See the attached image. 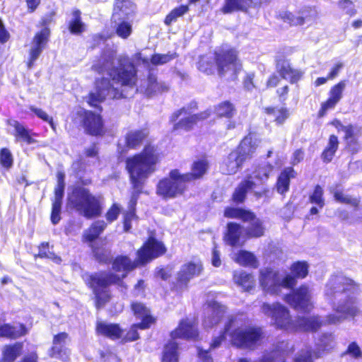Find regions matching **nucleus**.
Here are the masks:
<instances>
[{"label": "nucleus", "instance_id": "bb28decb", "mask_svg": "<svg viewBox=\"0 0 362 362\" xmlns=\"http://www.w3.org/2000/svg\"><path fill=\"white\" fill-rule=\"evenodd\" d=\"M277 70L281 76L291 83L298 81L302 76V72L291 67L289 62L283 61L277 64Z\"/></svg>", "mask_w": 362, "mask_h": 362}, {"label": "nucleus", "instance_id": "dca6fc26", "mask_svg": "<svg viewBox=\"0 0 362 362\" xmlns=\"http://www.w3.org/2000/svg\"><path fill=\"white\" fill-rule=\"evenodd\" d=\"M68 334L61 332L54 336L50 356L63 361H66L70 355V350L66 347Z\"/></svg>", "mask_w": 362, "mask_h": 362}, {"label": "nucleus", "instance_id": "864d4df0", "mask_svg": "<svg viewBox=\"0 0 362 362\" xmlns=\"http://www.w3.org/2000/svg\"><path fill=\"white\" fill-rule=\"evenodd\" d=\"M266 112L274 117V120L278 124H282L289 117L288 110L285 107H267Z\"/></svg>", "mask_w": 362, "mask_h": 362}, {"label": "nucleus", "instance_id": "7c9ffc66", "mask_svg": "<svg viewBox=\"0 0 362 362\" xmlns=\"http://www.w3.org/2000/svg\"><path fill=\"white\" fill-rule=\"evenodd\" d=\"M274 167L269 163H264L259 165L252 173L247 177H253V180L256 182L257 185L264 183L269 178L270 174L272 173Z\"/></svg>", "mask_w": 362, "mask_h": 362}, {"label": "nucleus", "instance_id": "c03bdc74", "mask_svg": "<svg viewBox=\"0 0 362 362\" xmlns=\"http://www.w3.org/2000/svg\"><path fill=\"white\" fill-rule=\"evenodd\" d=\"M235 261L240 265L248 266L253 268H257L259 265L258 261L252 252L241 250L235 257Z\"/></svg>", "mask_w": 362, "mask_h": 362}, {"label": "nucleus", "instance_id": "a878e982", "mask_svg": "<svg viewBox=\"0 0 362 362\" xmlns=\"http://www.w3.org/2000/svg\"><path fill=\"white\" fill-rule=\"evenodd\" d=\"M245 160L235 151H232L224 160L221 170L226 174H234L242 165Z\"/></svg>", "mask_w": 362, "mask_h": 362}, {"label": "nucleus", "instance_id": "09e8293b", "mask_svg": "<svg viewBox=\"0 0 362 362\" xmlns=\"http://www.w3.org/2000/svg\"><path fill=\"white\" fill-rule=\"evenodd\" d=\"M146 130H136L129 132L126 136V143L129 148H135L139 146L147 136Z\"/></svg>", "mask_w": 362, "mask_h": 362}, {"label": "nucleus", "instance_id": "f8f14e48", "mask_svg": "<svg viewBox=\"0 0 362 362\" xmlns=\"http://www.w3.org/2000/svg\"><path fill=\"white\" fill-rule=\"evenodd\" d=\"M49 33V28H44L35 35L29 52V59L28 62V67L29 69L33 66L35 60L45 49L48 42Z\"/></svg>", "mask_w": 362, "mask_h": 362}, {"label": "nucleus", "instance_id": "1a4fd4ad", "mask_svg": "<svg viewBox=\"0 0 362 362\" xmlns=\"http://www.w3.org/2000/svg\"><path fill=\"white\" fill-rule=\"evenodd\" d=\"M178 170H173L168 177L160 180L156 186V194L165 199H173L182 195L187 189L188 177Z\"/></svg>", "mask_w": 362, "mask_h": 362}, {"label": "nucleus", "instance_id": "a19ab883", "mask_svg": "<svg viewBox=\"0 0 362 362\" xmlns=\"http://www.w3.org/2000/svg\"><path fill=\"white\" fill-rule=\"evenodd\" d=\"M12 126L15 129L14 136L17 141H23L28 144L35 143V140L31 136L30 130L25 128L18 121H13Z\"/></svg>", "mask_w": 362, "mask_h": 362}, {"label": "nucleus", "instance_id": "c756f323", "mask_svg": "<svg viewBox=\"0 0 362 362\" xmlns=\"http://www.w3.org/2000/svg\"><path fill=\"white\" fill-rule=\"evenodd\" d=\"M210 115V112L209 111H205L200 114L193 115L185 118L181 119L179 122L176 123L174 125V130L178 129H184V130H189L192 128V127L199 120L205 119L208 118Z\"/></svg>", "mask_w": 362, "mask_h": 362}, {"label": "nucleus", "instance_id": "9d476101", "mask_svg": "<svg viewBox=\"0 0 362 362\" xmlns=\"http://www.w3.org/2000/svg\"><path fill=\"white\" fill-rule=\"evenodd\" d=\"M219 74L232 71L236 73L242 69V64L238 59L237 51L234 49H219L215 52L214 59Z\"/></svg>", "mask_w": 362, "mask_h": 362}, {"label": "nucleus", "instance_id": "b1692460", "mask_svg": "<svg viewBox=\"0 0 362 362\" xmlns=\"http://www.w3.org/2000/svg\"><path fill=\"white\" fill-rule=\"evenodd\" d=\"M259 6V1L255 0H226L222 8L224 13H229L236 11H245L250 7Z\"/></svg>", "mask_w": 362, "mask_h": 362}, {"label": "nucleus", "instance_id": "7ed1b4c3", "mask_svg": "<svg viewBox=\"0 0 362 362\" xmlns=\"http://www.w3.org/2000/svg\"><path fill=\"white\" fill-rule=\"evenodd\" d=\"M158 162L157 150L151 145L146 146L141 153L127 159V169L134 189L129 203V210L135 211V206L143 186L148 177L156 170Z\"/></svg>", "mask_w": 362, "mask_h": 362}, {"label": "nucleus", "instance_id": "79ce46f5", "mask_svg": "<svg viewBox=\"0 0 362 362\" xmlns=\"http://www.w3.org/2000/svg\"><path fill=\"white\" fill-rule=\"evenodd\" d=\"M234 281L245 291H250L255 286L253 276L245 272H235L233 276Z\"/></svg>", "mask_w": 362, "mask_h": 362}, {"label": "nucleus", "instance_id": "603ef678", "mask_svg": "<svg viewBox=\"0 0 362 362\" xmlns=\"http://www.w3.org/2000/svg\"><path fill=\"white\" fill-rule=\"evenodd\" d=\"M224 216L227 218H239L243 221H247L252 218V213L242 209L227 208L224 211Z\"/></svg>", "mask_w": 362, "mask_h": 362}, {"label": "nucleus", "instance_id": "de8ad7c7", "mask_svg": "<svg viewBox=\"0 0 362 362\" xmlns=\"http://www.w3.org/2000/svg\"><path fill=\"white\" fill-rule=\"evenodd\" d=\"M128 20H117L114 22L116 34L122 39H127L132 33V23Z\"/></svg>", "mask_w": 362, "mask_h": 362}, {"label": "nucleus", "instance_id": "cd10ccee", "mask_svg": "<svg viewBox=\"0 0 362 362\" xmlns=\"http://www.w3.org/2000/svg\"><path fill=\"white\" fill-rule=\"evenodd\" d=\"M132 309L134 314L142 320L141 322L139 323V326L141 328L147 329L153 323L154 319L150 316L149 310L142 303H133L132 304Z\"/></svg>", "mask_w": 362, "mask_h": 362}, {"label": "nucleus", "instance_id": "58836bf2", "mask_svg": "<svg viewBox=\"0 0 362 362\" xmlns=\"http://www.w3.org/2000/svg\"><path fill=\"white\" fill-rule=\"evenodd\" d=\"M209 163L206 159H201L194 162L192 166V172L184 175H189L188 182L201 178L207 171Z\"/></svg>", "mask_w": 362, "mask_h": 362}, {"label": "nucleus", "instance_id": "8fccbe9b", "mask_svg": "<svg viewBox=\"0 0 362 362\" xmlns=\"http://www.w3.org/2000/svg\"><path fill=\"white\" fill-rule=\"evenodd\" d=\"M317 354L315 350H313L310 345L305 344L299 351L295 358V362H313L315 359L320 356H315Z\"/></svg>", "mask_w": 362, "mask_h": 362}, {"label": "nucleus", "instance_id": "f704fd0d", "mask_svg": "<svg viewBox=\"0 0 362 362\" xmlns=\"http://www.w3.org/2000/svg\"><path fill=\"white\" fill-rule=\"evenodd\" d=\"M295 177V171L291 167L285 168L279 176L276 188L278 192L283 194L289 189L290 179Z\"/></svg>", "mask_w": 362, "mask_h": 362}, {"label": "nucleus", "instance_id": "aec40b11", "mask_svg": "<svg viewBox=\"0 0 362 362\" xmlns=\"http://www.w3.org/2000/svg\"><path fill=\"white\" fill-rule=\"evenodd\" d=\"M86 131L91 135H100L103 132V124L99 115L86 112L83 117Z\"/></svg>", "mask_w": 362, "mask_h": 362}, {"label": "nucleus", "instance_id": "393cba45", "mask_svg": "<svg viewBox=\"0 0 362 362\" xmlns=\"http://www.w3.org/2000/svg\"><path fill=\"white\" fill-rule=\"evenodd\" d=\"M336 345L334 336L332 333H323L315 343L316 356L321 357L325 352L331 351Z\"/></svg>", "mask_w": 362, "mask_h": 362}, {"label": "nucleus", "instance_id": "774afa93", "mask_svg": "<svg viewBox=\"0 0 362 362\" xmlns=\"http://www.w3.org/2000/svg\"><path fill=\"white\" fill-rule=\"evenodd\" d=\"M121 212V208L117 204H113L105 214V218L109 223L117 220Z\"/></svg>", "mask_w": 362, "mask_h": 362}, {"label": "nucleus", "instance_id": "f03ea898", "mask_svg": "<svg viewBox=\"0 0 362 362\" xmlns=\"http://www.w3.org/2000/svg\"><path fill=\"white\" fill-rule=\"evenodd\" d=\"M98 69L101 72H107L110 78L103 77L95 81V88L88 97L90 106L97 107L106 98H127L130 92L134 91L136 70L127 58H117L113 53H109L103 57Z\"/></svg>", "mask_w": 362, "mask_h": 362}, {"label": "nucleus", "instance_id": "69168bd1", "mask_svg": "<svg viewBox=\"0 0 362 362\" xmlns=\"http://www.w3.org/2000/svg\"><path fill=\"white\" fill-rule=\"evenodd\" d=\"M333 124L337 127H340L342 131L345 132L344 139L345 140H348L350 139H354L357 137L356 129L351 125L344 127L341 122L338 120H336L333 122Z\"/></svg>", "mask_w": 362, "mask_h": 362}, {"label": "nucleus", "instance_id": "6e6d98bb", "mask_svg": "<svg viewBox=\"0 0 362 362\" xmlns=\"http://www.w3.org/2000/svg\"><path fill=\"white\" fill-rule=\"evenodd\" d=\"M189 10L188 6H180L174 8L171 12L165 17V23L167 25H170L172 23L176 21L177 18L182 16Z\"/></svg>", "mask_w": 362, "mask_h": 362}, {"label": "nucleus", "instance_id": "423d86ee", "mask_svg": "<svg viewBox=\"0 0 362 362\" xmlns=\"http://www.w3.org/2000/svg\"><path fill=\"white\" fill-rule=\"evenodd\" d=\"M68 205L86 218H93L101 215L103 197L93 195L85 187H77L69 194Z\"/></svg>", "mask_w": 362, "mask_h": 362}, {"label": "nucleus", "instance_id": "f3484780", "mask_svg": "<svg viewBox=\"0 0 362 362\" xmlns=\"http://www.w3.org/2000/svg\"><path fill=\"white\" fill-rule=\"evenodd\" d=\"M202 266L200 263L188 262L182 266L177 275V282L180 287L185 286L188 282L200 274Z\"/></svg>", "mask_w": 362, "mask_h": 362}, {"label": "nucleus", "instance_id": "39448f33", "mask_svg": "<svg viewBox=\"0 0 362 362\" xmlns=\"http://www.w3.org/2000/svg\"><path fill=\"white\" fill-rule=\"evenodd\" d=\"M165 248L163 244L156 240L154 238L150 237L144 245L137 252V259L132 262L127 256H118L112 263V269L117 272H122L120 278L119 286H124L122 280L125 278L127 273L133 270L139 264H144L153 259L164 254ZM117 276V274H116Z\"/></svg>", "mask_w": 362, "mask_h": 362}, {"label": "nucleus", "instance_id": "20e7f679", "mask_svg": "<svg viewBox=\"0 0 362 362\" xmlns=\"http://www.w3.org/2000/svg\"><path fill=\"white\" fill-rule=\"evenodd\" d=\"M228 336L232 345L242 349H255L261 341L263 332L261 328L247 326L243 316L232 315L225 324L221 334L216 337L209 349H214Z\"/></svg>", "mask_w": 362, "mask_h": 362}, {"label": "nucleus", "instance_id": "c9c22d12", "mask_svg": "<svg viewBox=\"0 0 362 362\" xmlns=\"http://www.w3.org/2000/svg\"><path fill=\"white\" fill-rule=\"evenodd\" d=\"M247 222L250 223V225L247 227L245 230L248 238H259L264 235L265 228L262 221L257 218L253 213L252 218L249 219Z\"/></svg>", "mask_w": 362, "mask_h": 362}, {"label": "nucleus", "instance_id": "338daca9", "mask_svg": "<svg viewBox=\"0 0 362 362\" xmlns=\"http://www.w3.org/2000/svg\"><path fill=\"white\" fill-rule=\"evenodd\" d=\"M49 244L48 243H43L41 244L39 248V253L37 255L40 257H45L49 259H57V261H61V259L58 257L55 254L52 252H50L48 249Z\"/></svg>", "mask_w": 362, "mask_h": 362}, {"label": "nucleus", "instance_id": "bf43d9fd", "mask_svg": "<svg viewBox=\"0 0 362 362\" xmlns=\"http://www.w3.org/2000/svg\"><path fill=\"white\" fill-rule=\"evenodd\" d=\"M198 68L200 71L210 74H212L215 69V63L212 59L204 56L200 59Z\"/></svg>", "mask_w": 362, "mask_h": 362}, {"label": "nucleus", "instance_id": "052dcab7", "mask_svg": "<svg viewBox=\"0 0 362 362\" xmlns=\"http://www.w3.org/2000/svg\"><path fill=\"white\" fill-rule=\"evenodd\" d=\"M309 199L311 203L317 205L320 208H322L325 205L322 188L320 185H317Z\"/></svg>", "mask_w": 362, "mask_h": 362}, {"label": "nucleus", "instance_id": "9b49d317", "mask_svg": "<svg viewBox=\"0 0 362 362\" xmlns=\"http://www.w3.org/2000/svg\"><path fill=\"white\" fill-rule=\"evenodd\" d=\"M312 291L306 286H302L292 294L286 295L285 300L297 310L310 312L313 308Z\"/></svg>", "mask_w": 362, "mask_h": 362}, {"label": "nucleus", "instance_id": "49530a36", "mask_svg": "<svg viewBox=\"0 0 362 362\" xmlns=\"http://www.w3.org/2000/svg\"><path fill=\"white\" fill-rule=\"evenodd\" d=\"M339 146L338 138L335 135H331L328 144L322 153V158L325 162H330L334 156Z\"/></svg>", "mask_w": 362, "mask_h": 362}, {"label": "nucleus", "instance_id": "c85d7f7f", "mask_svg": "<svg viewBox=\"0 0 362 362\" xmlns=\"http://www.w3.org/2000/svg\"><path fill=\"white\" fill-rule=\"evenodd\" d=\"M96 330L98 334L112 339H118L122 335V329L118 325L106 322H98Z\"/></svg>", "mask_w": 362, "mask_h": 362}, {"label": "nucleus", "instance_id": "ea45409f", "mask_svg": "<svg viewBox=\"0 0 362 362\" xmlns=\"http://www.w3.org/2000/svg\"><path fill=\"white\" fill-rule=\"evenodd\" d=\"M107 223L103 220L93 222L84 233L83 237L87 241L92 242L105 230Z\"/></svg>", "mask_w": 362, "mask_h": 362}, {"label": "nucleus", "instance_id": "a18cd8bd", "mask_svg": "<svg viewBox=\"0 0 362 362\" xmlns=\"http://www.w3.org/2000/svg\"><path fill=\"white\" fill-rule=\"evenodd\" d=\"M333 194L334 199L341 204H348L354 207L356 210L360 203V199L357 197H353L351 195L346 194L341 191L337 189H330Z\"/></svg>", "mask_w": 362, "mask_h": 362}, {"label": "nucleus", "instance_id": "a211bd4d", "mask_svg": "<svg viewBox=\"0 0 362 362\" xmlns=\"http://www.w3.org/2000/svg\"><path fill=\"white\" fill-rule=\"evenodd\" d=\"M346 87V81H341L337 84L331 88L329 93V98L326 102L322 104V107L320 110V116H323L328 110L333 109L335 107V105L342 98L343 92Z\"/></svg>", "mask_w": 362, "mask_h": 362}, {"label": "nucleus", "instance_id": "4d7b16f0", "mask_svg": "<svg viewBox=\"0 0 362 362\" xmlns=\"http://www.w3.org/2000/svg\"><path fill=\"white\" fill-rule=\"evenodd\" d=\"M176 52H169L168 54H156L153 55L151 58V62L153 65H161L164 64L173 59L177 57Z\"/></svg>", "mask_w": 362, "mask_h": 362}, {"label": "nucleus", "instance_id": "3c124183", "mask_svg": "<svg viewBox=\"0 0 362 362\" xmlns=\"http://www.w3.org/2000/svg\"><path fill=\"white\" fill-rule=\"evenodd\" d=\"M216 115L220 117L230 119L236 113V109L233 104L229 101L221 103L215 107Z\"/></svg>", "mask_w": 362, "mask_h": 362}, {"label": "nucleus", "instance_id": "4be33fe9", "mask_svg": "<svg viewBox=\"0 0 362 362\" xmlns=\"http://www.w3.org/2000/svg\"><path fill=\"white\" fill-rule=\"evenodd\" d=\"M315 12L312 9L308 8L301 12L299 16H295L293 13L284 11L279 14L280 18L284 22L287 23L291 25H303L306 21H310L315 16Z\"/></svg>", "mask_w": 362, "mask_h": 362}, {"label": "nucleus", "instance_id": "5fc2aeb1", "mask_svg": "<svg viewBox=\"0 0 362 362\" xmlns=\"http://www.w3.org/2000/svg\"><path fill=\"white\" fill-rule=\"evenodd\" d=\"M73 18L69 22V30L73 34H79L85 30V25L81 21V12L76 10L72 13Z\"/></svg>", "mask_w": 362, "mask_h": 362}, {"label": "nucleus", "instance_id": "412c9836", "mask_svg": "<svg viewBox=\"0 0 362 362\" xmlns=\"http://www.w3.org/2000/svg\"><path fill=\"white\" fill-rule=\"evenodd\" d=\"M173 339L184 338L187 339H197L198 337L197 329L190 320H182L179 327L171 332Z\"/></svg>", "mask_w": 362, "mask_h": 362}, {"label": "nucleus", "instance_id": "e2e57ef3", "mask_svg": "<svg viewBox=\"0 0 362 362\" xmlns=\"http://www.w3.org/2000/svg\"><path fill=\"white\" fill-rule=\"evenodd\" d=\"M93 253L95 259L100 262L106 263L111 258L110 250L105 247H95L93 249Z\"/></svg>", "mask_w": 362, "mask_h": 362}, {"label": "nucleus", "instance_id": "ddd939ff", "mask_svg": "<svg viewBox=\"0 0 362 362\" xmlns=\"http://www.w3.org/2000/svg\"><path fill=\"white\" fill-rule=\"evenodd\" d=\"M203 325L205 327H212L217 325L226 312V308L218 302H209L204 309Z\"/></svg>", "mask_w": 362, "mask_h": 362}, {"label": "nucleus", "instance_id": "f257e3e1", "mask_svg": "<svg viewBox=\"0 0 362 362\" xmlns=\"http://www.w3.org/2000/svg\"><path fill=\"white\" fill-rule=\"evenodd\" d=\"M359 285L344 276H332L325 286V296L332 302L334 313L322 318L318 315L298 317L292 320L288 310L279 303H263L261 310L272 318L277 327L287 331L317 332L322 326L337 325L348 317L356 316L359 310L355 298L351 295L358 293Z\"/></svg>", "mask_w": 362, "mask_h": 362}, {"label": "nucleus", "instance_id": "13d9d810", "mask_svg": "<svg viewBox=\"0 0 362 362\" xmlns=\"http://www.w3.org/2000/svg\"><path fill=\"white\" fill-rule=\"evenodd\" d=\"M29 109L32 111L37 117L47 122L50 125L51 128L56 131V126L54 123L53 118L48 115V114L41 108L36 107L33 105H30Z\"/></svg>", "mask_w": 362, "mask_h": 362}, {"label": "nucleus", "instance_id": "2eb2a0df", "mask_svg": "<svg viewBox=\"0 0 362 362\" xmlns=\"http://www.w3.org/2000/svg\"><path fill=\"white\" fill-rule=\"evenodd\" d=\"M136 8V5L131 0H115L112 16L113 22L122 19L129 20L134 16Z\"/></svg>", "mask_w": 362, "mask_h": 362}, {"label": "nucleus", "instance_id": "72a5a7b5", "mask_svg": "<svg viewBox=\"0 0 362 362\" xmlns=\"http://www.w3.org/2000/svg\"><path fill=\"white\" fill-rule=\"evenodd\" d=\"M57 184L54 189V198L52 207L62 209V199L65 188V174L62 171H58L57 174Z\"/></svg>", "mask_w": 362, "mask_h": 362}, {"label": "nucleus", "instance_id": "6e6552de", "mask_svg": "<svg viewBox=\"0 0 362 362\" xmlns=\"http://www.w3.org/2000/svg\"><path fill=\"white\" fill-rule=\"evenodd\" d=\"M259 283L267 293L279 295L283 288H291L296 281L291 274L267 268L260 271Z\"/></svg>", "mask_w": 362, "mask_h": 362}, {"label": "nucleus", "instance_id": "5701e85b", "mask_svg": "<svg viewBox=\"0 0 362 362\" xmlns=\"http://www.w3.org/2000/svg\"><path fill=\"white\" fill-rule=\"evenodd\" d=\"M141 91H143L148 96L155 93H161L168 90V86L163 82H158L153 75H149L140 86Z\"/></svg>", "mask_w": 362, "mask_h": 362}, {"label": "nucleus", "instance_id": "e433bc0d", "mask_svg": "<svg viewBox=\"0 0 362 362\" xmlns=\"http://www.w3.org/2000/svg\"><path fill=\"white\" fill-rule=\"evenodd\" d=\"M243 230L239 224L233 222L229 223L228 224V231L225 236L226 243L231 246L238 245Z\"/></svg>", "mask_w": 362, "mask_h": 362}, {"label": "nucleus", "instance_id": "2f4dec72", "mask_svg": "<svg viewBox=\"0 0 362 362\" xmlns=\"http://www.w3.org/2000/svg\"><path fill=\"white\" fill-rule=\"evenodd\" d=\"M256 186L257 184L253 180V177H247L245 180L236 188L233 194V200L237 203L243 202L247 191L255 189Z\"/></svg>", "mask_w": 362, "mask_h": 362}, {"label": "nucleus", "instance_id": "0e129e2a", "mask_svg": "<svg viewBox=\"0 0 362 362\" xmlns=\"http://www.w3.org/2000/svg\"><path fill=\"white\" fill-rule=\"evenodd\" d=\"M0 163L6 168H11L13 165V156L6 148H2L0 151Z\"/></svg>", "mask_w": 362, "mask_h": 362}, {"label": "nucleus", "instance_id": "37998d69", "mask_svg": "<svg viewBox=\"0 0 362 362\" xmlns=\"http://www.w3.org/2000/svg\"><path fill=\"white\" fill-rule=\"evenodd\" d=\"M177 344L170 341L164 346L161 362H178Z\"/></svg>", "mask_w": 362, "mask_h": 362}, {"label": "nucleus", "instance_id": "680f3d73", "mask_svg": "<svg viewBox=\"0 0 362 362\" xmlns=\"http://www.w3.org/2000/svg\"><path fill=\"white\" fill-rule=\"evenodd\" d=\"M308 266L306 262H298L291 267L292 273L298 278H305L308 272Z\"/></svg>", "mask_w": 362, "mask_h": 362}, {"label": "nucleus", "instance_id": "4c0bfd02", "mask_svg": "<svg viewBox=\"0 0 362 362\" xmlns=\"http://www.w3.org/2000/svg\"><path fill=\"white\" fill-rule=\"evenodd\" d=\"M22 349L23 345L20 343L5 346L2 349L0 362H13L21 354Z\"/></svg>", "mask_w": 362, "mask_h": 362}, {"label": "nucleus", "instance_id": "473e14b6", "mask_svg": "<svg viewBox=\"0 0 362 362\" xmlns=\"http://www.w3.org/2000/svg\"><path fill=\"white\" fill-rule=\"evenodd\" d=\"M27 333V329L23 325H17L11 326L9 324H5L0 327V337L7 338H18Z\"/></svg>", "mask_w": 362, "mask_h": 362}, {"label": "nucleus", "instance_id": "6ab92c4d", "mask_svg": "<svg viewBox=\"0 0 362 362\" xmlns=\"http://www.w3.org/2000/svg\"><path fill=\"white\" fill-rule=\"evenodd\" d=\"M259 144V140L254 134H249L241 141L235 151L245 160L255 152Z\"/></svg>", "mask_w": 362, "mask_h": 362}, {"label": "nucleus", "instance_id": "0eeeda50", "mask_svg": "<svg viewBox=\"0 0 362 362\" xmlns=\"http://www.w3.org/2000/svg\"><path fill=\"white\" fill-rule=\"evenodd\" d=\"M83 279L93 290L97 309L104 307L110 300L111 295L108 286L112 284H119L120 282V278L110 272L85 274Z\"/></svg>", "mask_w": 362, "mask_h": 362}, {"label": "nucleus", "instance_id": "4468645a", "mask_svg": "<svg viewBox=\"0 0 362 362\" xmlns=\"http://www.w3.org/2000/svg\"><path fill=\"white\" fill-rule=\"evenodd\" d=\"M293 344L287 341L279 342L275 348L269 353L256 362H284L286 356L293 353Z\"/></svg>", "mask_w": 362, "mask_h": 362}]
</instances>
